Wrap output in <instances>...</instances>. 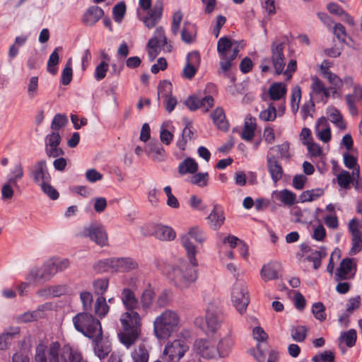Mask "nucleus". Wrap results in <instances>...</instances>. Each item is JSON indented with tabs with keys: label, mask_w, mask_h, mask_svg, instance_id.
<instances>
[{
	"label": "nucleus",
	"mask_w": 362,
	"mask_h": 362,
	"mask_svg": "<svg viewBox=\"0 0 362 362\" xmlns=\"http://www.w3.org/2000/svg\"><path fill=\"white\" fill-rule=\"evenodd\" d=\"M59 353L62 362H87L83 360L80 353L73 350L70 346L65 345L60 349V344L58 341L50 344L48 358L47 346L42 344H38L35 349V362H59Z\"/></svg>",
	"instance_id": "f257e3e1"
},
{
	"label": "nucleus",
	"mask_w": 362,
	"mask_h": 362,
	"mask_svg": "<svg viewBox=\"0 0 362 362\" xmlns=\"http://www.w3.org/2000/svg\"><path fill=\"white\" fill-rule=\"evenodd\" d=\"M119 341L127 349L139 339L141 332V317L137 311H124L119 316Z\"/></svg>",
	"instance_id": "f03ea898"
},
{
	"label": "nucleus",
	"mask_w": 362,
	"mask_h": 362,
	"mask_svg": "<svg viewBox=\"0 0 362 362\" xmlns=\"http://www.w3.org/2000/svg\"><path fill=\"white\" fill-rule=\"evenodd\" d=\"M180 317L178 313L165 309L153 321V334L158 340H167L180 328Z\"/></svg>",
	"instance_id": "7ed1b4c3"
},
{
	"label": "nucleus",
	"mask_w": 362,
	"mask_h": 362,
	"mask_svg": "<svg viewBox=\"0 0 362 362\" xmlns=\"http://www.w3.org/2000/svg\"><path fill=\"white\" fill-rule=\"evenodd\" d=\"M194 267L185 262L173 266L168 272V278L177 288H187L197 279V271Z\"/></svg>",
	"instance_id": "20e7f679"
},
{
	"label": "nucleus",
	"mask_w": 362,
	"mask_h": 362,
	"mask_svg": "<svg viewBox=\"0 0 362 362\" xmlns=\"http://www.w3.org/2000/svg\"><path fill=\"white\" fill-rule=\"evenodd\" d=\"M286 37L284 40L276 39L271 45V58H264L260 64V69L262 72H267L270 70L269 66L272 62L275 73L277 75L283 74L286 65V58L284 54V50L286 45Z\"/></svg>",
	"instance_id": "39448f33"
},
{
	"label": "nucleus",
	"mask_w": 362,
	"mask_h": 362,
	"mask_svg": "<svg viewBox=\"0 0 362 362\" xmlns=\"http://www.w3.org/2000/svg\"><path fill=\"white\" fill-rule=\"evenodd\" d=\"M72 322L76 330L89 339L96 334H100L101 323L90 313H78L72 318Z\"/></svg>",
	"instance_id": "423d86ee"
},
{
	"label": "nucleus",
	"mask_w": 362,
	"mask_h": 362,
	"mask_svg": "<svg viewBox=\"0 0 362 362\" xmlns=\"http://www.w3.org/2000/svg\"><path fill=\"white\" fill-rule=\"evenodd\" d=\"M194 239L197 243L202 244L206 240V235L204 230L198 226L192 227L187 234L181 236V243L186 250V253L191 264L198 266L196 259L197 249L195 245L190 241L189 238Z\"/></svg>",
	"instance_id": "0eeeda50"
},
{
	"label": "nucleus",
	"mask_w": 362,
	"mask_h": 362,
	"mask_svg": "<svg viewBox=\"0 0 362 362\" xmlns=\"http://www.w3.org/2000/svg\"><path fill=\"white\" fill-rule=\"evenodd\" d=\"M231 300L236 310L242 313L246 310L250 299L247 285L243 281H236L232 288Z\"/></svg>",
	"instance_id": "6e6552de"
},
{
	"label": "nucleus",
	"mask_w": 362,
	"mask_h": 362,
	"mask_svg": "<svg viewBox=\"0 0 362 362\" xmlns=\"http://www.w3.org/2000/svg\"><path fill=\"white\" fill-rule=\"evenodd\" d=\"M78 235L81 238H89L91 241L101 247L107 245V234L104 226L100 223H91L84 227Z\"/></svg>",
	"instance_id": "1a4fd4ad"
},
{
	"label": "nucleus",
	"mask_w": 362,
	"mask_h": 362,
	"mask_svg": "<svg viewBox=\"0 0 362 362\" xmlns=\"http://www.w3.org/2000/svg\"><path fill=\"white\" fill-rule=\"evenodd\" d=\"M98 265L105 269L111 268L114 271L128 272L138 267V262L131 257L110 258L101 260Z\"/></svg>",
	"instance_id": "9d476101"
},
{
	"label": "nucleus",
	"mask_w": 362,
	"mask_h": 362,
	"mask_svg": "<svg viewBox=\"0 0 362 362\" xmlns=\"http://www.w3.org/2000/svg\"><path fill=\"white\" fill-rule=\"evenodd\" d=\"M188 350L189 346L185 339H175L167 343L163 354L169 362H178Z\"/></svg>",
	"instance_id": "9b49d317"
},
{
	"label": "nucleus",
	"mask_w": 362,
	"mask_h": 362,
	"mask_svg": "<svg viewBox=\"0 0 362 362\" xmlns=\"http://www.w3.org/2000/svg\"><path fill=\"white\" fill-rule=\"evenodd\" d=\"M163 10V0H156L153 8L148 11L145 16H141L139 12H137L139 18L144 25L148 28H154L160 21Z\"/></svg>",
	"instance_id": "f8f14e48"
},
{
	"label": "nucleus",
	"mask_w": 362,
	"mask_h": 362,
	"mask_svg": "<svg viewBox=\"0 0 362 362\" xmlns=\"http://www.w3.org/2000/svg\"><path fill=\"white\" fill-rule=\"evenodd\" d=\"M29 175L33 182L39 185L45 182L51 181V175L49 173L45 160H40L28 168Z\"/></svg>",
	"instance_id": "ddd939ff"
},
{
	"label": "nucleus",
	"mask_w": 362,
	"mask_h": 362,
	"mask_svg": "<svg viewBox=\"0 0 362 362\" xmlns=\"http://www.w3.org/2000/svg\"><path fill=\"white\" fill-rule=\"evenodd\" d=\"M185 104L191 111L202 109L204 112H206L214 106V100L211 95H206L204 98L190 95L186 99Z\"/></svg>",
	"instance_id": "4468645a"
},
{
	"label": "nucleus",
	"mask_w": 362,
	"mask_h": 362,
	"mask_svg": "<svg viewBox=\"0 0 362 362\" xmlns=\"http://www.w3.org/2000/svg\"><path fill=\"white\" fill-rule=\"evenodd\" d=\"M119 298L125 311H137L140 308L139 299L135 291L129 287L121 290Z\"/></svg>",
	"instance_id": "2eb2a0df"
},
{
	"label": "nucleus",
	"mask_w": 362,
	"mask_h": 362,
	"mask_svg": "<svg viewBox=\"0 0 362 362\" xmlns=\"http://www.w3.org/2000/svg\"><path fill=\"white\" fill-rule=\"evenodd\" d=\"M90 339L92 340L95 355L100 359L107 356L111 351V344L107 338H104L103 329L100 331V334H96L95 336Z\"/></svg>",
	"instance_id": "dca6fc26"
},
{
	"label": "nucleus",
	"mask_w": 362,
	"mask_h": 362,
	"mask_svg": "<svg viewBox=\"0 0 362 362\" xmlns=\"http://www.w3.org/2000/svg\"><path fill=\"white\" fill-rule=\"evenodd\" d=\"M194 348L196 353L204 358H215L217 356L214 343L208 339H198L195 340Z\"/></svg>",
	"instance_id": "f3484780"
},
{
	"label": "nucleus",
	"mask_w": 362,
	"mask_h": 362,
	"mask_svg": "<svg viewBox=\"0 0 362 362\" xmlns=\"http://www.w3.org/2000/svg\"><path fill=\"white\" fill-rule=\"evenodd\" d=\"M283 267L279 262H270L264 264L261 271L260 276L263 281H269L281 278Z\"/></svg>",
	"instance_id": "a211bd4d"
},
{
	"label": "nucleus",
	"mask_w": 362,
	"mask_h": 362,
	"mask_svg": "<svg viewBox=\"0 0 362 362\" xmlns=\"http://www.w3.org/2000/svg\"><path fill=\"white\" fill-rule=\"evenodd\" d=\"M235 345V339L229 328L227 335L220 339L216 347V355L220 358L228 357Z\"/></svg>",
	"instance_id": "6ab92c4d"
},
{
	"label": "nucleus",
	"mask_w": 362,
	"mask_h": 362,
	"mask_svg": "<svg viewBox=\"0 0 362 362\" xmlns=\"http://www.w3.org/2000/svg\"><path fill=\"white\" fill-rule=\"evenodd\" d=\"M183 123L185 124V127L182 129L181 138H180L177 141V147L182 151L185 149L188 141L192 140L196 133L193 127L192 121L187 118H184Z\"/></svg>",
	"instance_id": "aec40b11"
},
{
	"label": "nucleus",
	"mask_w": 362,
	"mask_h": 362,
	"mask_svg": "<svg viewBox=\"0 0 362 362\" xmlns=\"http://www.w3.org/2000/svg\"><path fill=\"white\" fill-rule=\"evenodd\" d=\"M21 328L11 327L0 334V350H6L15 339L20 337Z\"/></svg>",
	"instance_id": "412c9836"
},
{
	"label": "nucleus",
	"mask_w": 362,
	"mask_h": 362,
	"mask_svg": "<svg viewBox=\"0 0 362 362\" xmlns=\"http://www.w3.org/2000/svg\"><path fill=\"white\" fill-rule=\"evenodd\" d=\"M104 11L98 6H90L82 16L81 22L88 26L94 25L103 16Z\"/></svg>",
	"instance_id": "4be33fe9"
},
{
	"label": "nucleus",
	"mask_w": 362,
	"mask_h": 362,
	"mask_svg": "<svg viewBox=\"0 0 362 362\" xmlns=\"http://www.w3.org/2000/svg\"><path fill=\"white\" fill-rule=\"evenodd\" d=\"M267 162L269 173L271 175L272 180L276 183L284 175V170L281 163L274 156L267 155Z\"/></svg>",
	"instance_id": "5701e85b"
},
{
	"label": "nucleus",
	"mask_w": 362,
	"mask_h": 362,
	"mask_svg": "<svg viewBox=\"0 0 362 362\" xmlns=\"http://www.w3.org/2000/svg\"><path fill=\"white\" fill-rule=\"evenodd\" d=\"M346 101L350 113L352 115H357L358 110L355 103H359L362 105V88L359 85H356L354 87L352 94L346 95Z\"/></svg>",
	"instance_id": "b1692460"
},
{
	"label": "nucleus",
	"mask_w": 362,
	"mask_h": 362,
	"mask_svg": "<svg viewBox=\"0 0 362 362\" xmlns=\"http://www.w3.org/2000/svg\"><path fill=\"white\" fill-rule=\"evenodd\" d=\"M146 153L151 157L152 160L161 162L165 159L166 153L163 147L157 141H151L148 144Z\"/></svg>",
	"instance_id": "393cba45"
},
{
	"label": "nucleus",
	"mask_w": 362,
	"mask_h": 362,
	"mask_svg": "<svg viewBox=\"0 0 362 362\" xmlns=\"http://www.w3.org/2000/svg\"><path fill=\"white\" fill-rule=\"evenodd\" d=\"M210 226L214 230L218 229L224 223L225 216L221 206L216 204L207 217Z\"/></svg>",
	"instance_id": "a878e982"
},
{
	"label": "nucleus",
	"mask_w": 362,
	"mask_h": 362,
	"mask_svg": "<svg viewBox=\"0 0 362 362\" xmlns=\"http://www.w3.org/2000/svg\"><path fill=\"white\" fill-rule=\"evenodd\" d=\"M155 296L154 288L148 284V286L142 291L139 299L140 306L144 311L147 312L151 308Z\"/></svg>",
	"instance_id": "bb28decb"
},
{
	"label": "nucleus",
	"mask_w": 362,
	"mask_h": 362,
	"mask_svg": "<svg viewBox=\"0 0 362 362\" xmlns=\"http://www.w3.org/2000/svg\"><path fill=\"white\" fill-rule=\"evenodd\" d=\"M51 277L44 269L43 266H42L40 268H33L26 276V279L29 281V283L33 284L43 283L45 281H49Z\"/></svg>",
	"instance_id": "cd10ccee"
},
{
	"label": "nucleus",
	"mask_w": 362,
	"mask_h": 362,
	"mask_svg": "<svg viewBox=\"0 0 362 362\" xmlns=\"http://www.w3.org/2000/svg\"><path fill=\"white\" fill-rule=\"evenodd\" d=\"M211 117L216 127L223 132L228 129V122L226 119L224 110L221 107H217L211 114Z\"/></svg>",
	"instance_id": "c85d7f7f"
},
{
	"label": "nucleus",
	"mask_w": 362,
	"mask_h": 362,
	"mask_svg": "<svg viewBox=\"0 0 362 362\" xmlns=\"http://www.w3.org/2000/svg\"><path fill=\"white\" fill-rule=\"evenodd\" d=\"M175 237L176 233L173 228L163 224H157L156 238L162 241H171Z\"/></svg>",
	"instance_id": "c756f323"
},
{
	"label": "nucleus",
	"mask_w": 362,
	"mask_h": 362,
	"mask_svg": "<svg viewBox=\"0 0 362 362\" xmlns=\"http://www.w3.org/2000/svg\"><path fill=\"white\" fill-rule=\"evenodd\" d=\"M287 92L286 85L282 82L272 83L268 90L269 98L272 100H279L285 98Z\"/></svg>",
	"instance_id": "7c9ffc66"
},
{
	"label": "nucleus",
	"mask_w": 362,
	"mask_h": 362,
	"mask_svg": "<svg viewBox=\"0 0 362 362\" xmlns=\"http://www.w3.org/2000/svg\"><path fill=\"white\" fill-rule=\"evenodd\" d=\"M131 356L134 362H148L149 348L146 344L141 343L132 352Z\"/></svg>",
	"instance_id": "2f4dec72"
},
{
	"label": "nucleus",
	"mask_w": 362,
	"mask_h": 362,
	"mask_svg": "<svg viewBox=\"0 0 362 362\" xmlns=\"http://www.w3.org/2000/svg\"><path fill=\"white\" fill-rule=\"evenodd\" d=\"M233 42L227 36L221 37L217 42V51L220 57V61L226 59L228 52L231 49Z\"/></svg>",
	"instance_id": "473e14b6"
},
{
	"label": "nucleus",
	"mask_w": 362,
	"mask_h": 362,
	"mask_svg": "<svg viewBox=\"0 0 362 362\" xmlns=\"http://www.w3.org/2000/svg\"><path fill=\"white\" fill-rule=\"evenodd\" d=\"M223 317L211 312H207L206 315V322L209 332H215L221 327L223 322Z\"/></svg>",
	"instance_id": "72a5a7b5"
},
{
	"label": "nucleus",
	"mask_w": 362,
	"mask_h": 362,
	"mask_svg": "<svg viewBox=\"0 0 362 362\" xmlns=\"http://www.w3.org/2000/svg\"><path fill=\"white\" fill-rule=\"evenodd\" d=\"M353 267V259L346 257L344 259L337 269L336 273V280H344L347 279L348 274L351 272Z\"/></svg>",
	"instance_id": "f704fd0d"
},
{
	"label": "nucleus",
	"mask_w": 362,
	"mask_h": 362,
	"mask_svg": "<svg viewBox=\"0 0 362 362\" xmlns=\"http://www.w3.org/2000/svg\"><path fill=\"white\" fill-rule=\"evenodd\" d=\"M110 311L105 296H98L94 303V313L100 319L105 317Z\"/></svg>",
	"instance_id": "c9c22d12"
},
{
	"label": "nucleus",
	"mask_w": 362,
	"mask_h": 362,
	"mask_svg": "<svg viewBox=\"0 0 362 362\" xmlns=\"http://www.w3.org/2000/svg\"><path fill=\"white\" fill-rule=\"evenodd\" d=\"M198 170L197 163L191 158H187L182 161L178 167V172L180 175L187 173L194 174Z\"/></svg>",
	"instance_id": "e433bc0d"
},
{
	"label": "nucleus",
	"mask_w": 362,
	"mask_h": 362,
	"mask_svg": "<svg viewBox=\"0 0 362 362\" xmlns=\"http://www.w3.org/2000/svg\"><path fill=\"white\" fill-rule=\"evenodd\" d=\"M327 256V252L325 247H322L319 250H312L311 253H310L307 257L306 259L308 262H312L313 263V268L317 270L321 266L322 259Z\"/></svg>",
	"instance_id": "4c0bfd02"
},
{
	"label": "nucleus",
	"mask_w": 362,
	"mask_h": 362,
	"mask_svg": "<svg viewBox=\"0 0 362 362\" xmlns=\"http://www.w3.org/2000/svg\"><path fill=\"white\" fill-rule=\"evenodd\" d=\"M255 119L250 117L249 119H246L245 121L244 128L241 134L242 139L247 141H252L255 136Z\"/></svg>",
	"instance_id": "58836bf2"
},
{
	"label": "nucleus",
	"mask_w": 362,
	"mask_h": 362,
	"mask_svg": "<svg viewBox=\"0 0 362 362\" xmlns=\"http://www.w3.org/2000/svg\"><path fill=\"white\" fill-rule=\"evenodd\" d=\"M231 49L232 53L230 55H227L226 59L225 61H220L219 64L221 70L219 71V73H226L230 70L232 62L236 58L238 52H240L238 45L233 47Z\"/></svg>",
	"instance_id": "ea45409f"
},
{
	"label": "nucleus",
	"mask_w": 362,
	"mask_h": 362,
	"mask_svg": "<svg viewBox=\"0 0 362 362\" xmlns=\"http://www.w3.org/2000/svg\"><path fill=\"white\" fill-rule=\"evenodd\" d=\"M62 50V47H57L50 54L47 62V71L52 75H55L57 73V65L59 64V51Z\"/></svg>",
	"instance_id": "a19ab883"
},
{
	"label": "nucleus",
	"mask_w": 362,
	"mask_h": 362,
	"mask_svg": "<svg viewBox=\"0 0 362 362\" xmlns=\"http://www.w3.org/2000/svg\"><path fill=\"white\" fill-rule=\"evenodd\" d=\"M23 175L24 171L23 166L21 163H18L15 165L13 169L11 170L7 181L12 183L13 187H18V182L23 178Z\"/></svg>",
	"instance_id": "79ce46f5"
},
{
	"label": "nucleus",
	"mask_w": 362,
	"mask_h": 362,
	"mask_svg": "<svg viewBox=\"0 0 362 362\" xmlns=\"http://www.w3.org/2000/svg\"><path fill=\"white\" fill-rule=\"evenodd\" d=\"M195 35V26L194 25L185 22L184 23L182 32V40L187 44L193 42L194 36Z\"/></svg>",
	"instance_id": "37998d69"
},
{
	"label": "nucleus",
	"mask_w": 362,
	"mask_h": 362,
	"mask_svg": "<svg viewBox=\"0 0 362 362\" xmlns=\"http://www.w3.org/2000/svg\"><path fill=\"white\" fill-rule=\"evenodd\" d=\"M93 291L98 296H104L109 286V279L101 278L95 279L93 283Z\"/></svg>",
	"instance_id": "c03bdc74"
},
{
	"label": "nucleus",
	"mask_w": 362,
	"mask_h": 362,
	"mask_svg": "<svg viewBox=\"0 0 362 362\" xmlns=\"http://www.w3.org/2000/svg\"><path fill=\"white\" fill-rule=\"evenodd\" d=\"M324 191L321 188L306 190L299 196V200L300 202H312L321 197Z\"/></svg>",
	"instance_id": "a18cd8bd"
},
{
	"label": "nucleus",
	"mask_w": 362,
	"mask_h": 362,
	"mask_svg": "<svg viewBox=\"0 0 362 362\" xmlns=\"http://www.w3.org/2000/svg\"><path fill=\"white\" fill-rule=\"evenodd\" d=\"M353 173L351 175L349 172L344 170H342L337 175V183L344 189H350V185L353 182Z\"/></svg>",
	"instance_id": "49530a36"
},
{
	"label": "nucleus",
	"mask_w": 362,
	"mask_h": 362,
	"mask_svg": "<svg viewBox=\"0 0 362 362\" xmlns=\"http://www.w3.org/2000/svg\"><path fill=\"white\" fill-rule=\"evenodd\" d=\"M352 232V247L350 250L351 255H356L362 250L361 233L359 230L351 229Z\"/></svg>",
	"instance_id": "de8ad7c7"
},
{
	"label": "nucleus",
	"mask_w": 362,
	"mask_h": 362,
	"mask_svg": "<svg viewBox=\"0 0 362 362\" xmlns=\"http://www.w3.org/2000/svg\"><path fill=\"white\" fill-rule=\"evenodd\" d=\"M173 85L168 81H160L158 86V100L172 95Z\"/></svg>",
	"instance_id": "09e8293b"
},
{
	"label": "nucleus",
	"mask_w": 362,
	"mask_h": 362,
	"mask_svg": "<svg viewBox=\"0 0 362 362\" xmlns=\"http://www.w3.org/2000/svg\"><path fill=\"white\" fill-rule=\"evenodd\" d=\"M67 123L68 118L66 115L59 113L54 115L50 127L52 131L59 132V130L65 127Z\"/></svg>",
	"instance_id": "8fccbe9b"
},
{
	"label": "nucleus",
	"mask_w": 362,
	"mask_h": 362,
	"mask_svg": "<svg viewBox=\"0 0 362 362\" xmlns=\"http://www.w3.org/2000/svg\"><path fill=\"white\" fill-rule=\"evenodd\" d=\"M190 182L200 187H204L208 185L209 182V173H194V175L190 179Z\"/></svg>",
	"instance_id": "3c124183"
},
{
	"label": "nucleus",
	"mask_w": 362,
	"mask_h": 362,
	"mask_svg": "<svg viewBox=\"0 0 362 362\" xmlns=\"http://www.w3.org/2000/svg\"><path fill=\"white\" fill-rule=\"evenodd\" d=\"M71 66L72 62L70 58L67 60L65 67L62 72V83L64 86L69 85L72 80L73 70Z\"/></svg>",
	"instance_id": "603ef678"
},
{
	"label": "nucleus",
	"mask_w": 362,
	"mask_h": 362,
	"mask_svg": "<svg viewBox=\"0 0 362 362\" xmlns=\"http://www.w3.org/2000/svg\"><path fill=\"white\" fill-rule=\"evenodd\" d=\"M154 38L158 39L161 42V47L168 52H171L172 45H168V40L165 34V30L163 27H158L154 32Z\"/></svg>",
	"instance_id": "864d4df0"
},
{
	"label": "nucleus",
	"mask_w": 362,
	"mask_h": 362,
	"mask_svg": "<svg viewBox=\"0 0 362 362\" xmlns=\"http://www.w3.org/2000/svg\"><path fill=\"white\" fill-rule=\"evenodd\" d=\"M301 99V89L299 86H296L291 94V106L293 114H296L299 108V103Z\"/></svg>",
	"instance_id": "5fc2aeb1"
},
{
	"label": "nucleus",
	"mask_w": 362,
	"mask_h": 362,
	"mask_svg": "<svg viewBox=\"0 0 362 362\" xmlns=\"http://www.w3.org/2000/svg\"><path fill=\"white\" fill-rule=\"evenodd\" d=\"M62 141V137L58 132L52 131L47 134L45 139V148L54 147L59 146Z\"/></svg>",
	"instance_id": "6e6d98bb"
},
{
	"label": "nucleus",
	"mask_w": 362,
	"mask_h": 362,
	"mask_svg": "<svg viewBox=\"0 0 362 362\" xmlns=\"http://www.w3.org/2000/svg\"><path fill=\"white\" fill-rule=\"evenodd\" d=\"M126 13V4L124 1L117 4L112 8V15L114 20L120 23Z\"/></svg>",
	"instance_id": "4d7b16f0"
},
{
	"label": "nucleus",
	"mask_w": 362,
	"mask_h": 362,
	"mask_svg": "<svg viewBox=\"0 0 362 362\" xmlns=\"http://www.w3.org/2000/svg\"><path fill=\"white\" fill-rule=\"evenodd\" d=\"M307 329L305 326L298 325L291 330V337L297 342H302L305 339Z\"/></svg>",
	"instance_id": "13d9d810"
},
{
	"label": "nucleus",
	"mask_w": 362,
	"mask_h": 362,
	"mask_svg": "<svg viewBox=\"0 0 362 362\" xmlns=\"http://www.w3.org/2000/svg\"><path fill=\"white\" fill-rule=\"evenodd\" d=\"M80 298L82 302L83 312L89 313L91 311L93 301V295L89 291H83L81 293Z\"/></svg>",
	"instance_id": "bf43d9fd"
},
{
	"label": "nucleus",
	"mask_w": 362,
	"mask_h": 362,
	"mask_svg": "<svg viewBox=\"0 0 362 362\" xmlns=\"http://www.w3.org/2000/svg\"><path fill=\"white\" fill-rule=\"evenodd\" d=\"M334 353L330 350L316 354L312 358L313 362H335Z\"/></svg>",
	"instance_id": "052dcab7"
},
{
	"label": "nucleus",
	"mask_w": 362,
	"mask_h": 362,
	"mask_svg": "<svg viewBox=\"0 0 362 362\" xmlns=\"http://www.w3.org/2000/svg\"><path fill=\"white\" fill-rule=\"evenodd\" d=\"M312 313L315 317L320 321H324L326 319L325 307L321 302L315 303L312 307Z\"/></svg>",
	"instance_id": "680f3d73"
},
{
	"label": "nucleus",
	"mask_w": 362,
	"mask_h": 362,
	"mask_svg": "<svg viewBox=\"0 0 362 362\" xmlns=\"http://www.w3.org/2000/svg\"><path fill=\"white\" fill-rule=\"evenodd\" d=\"M341 339L345 342L348 347H353L357 339L356 330L351 329L344 332L341 336Z\"/></svg>",
	"instance_id": "e2e57ef3"
},
{
	"label": "nucleus",
	"mask_w": 362,
	"mask_h": 362,
	"mask_svg": "<svg viewBox=\"0 0 362 362\" xmlns=\"http://www.w3.org/2000/svg\"><path fill=\"white\" fill-rule=\"evenodd\" d=\"M50 182H45L40 185L42 192L51 199L56 200L59 198V194L57 190L49 184Z\"/></svg>",
	"instance_id": "0e129e2a"
},
{
	"label": "nucleus",
	"mask_w": 362,
	"mask_h": 362,
	"mask_svg": "<svg viewBox=\"0 0 362 362\" xmlns=\"http://www.w3.org/2000/svg\"><path fill=\"white\" fill-rule=\"evenodd\" d=\"M276 117V110L273 105H269L267 109L259 113V118L263 121H274Z\"/></svg>",
	"instance_id": "69168bd1"
},
{
	"label": "nucleus",
	"mask_w": 362,
	"mask_h": 362,
	"mask_svg": "<svg viewBox=\"0 0 362 362\" xmlns=\"http://www.w3.org/2000/svg\"><path fill=\"white\" fill-rule=\"evenodd\" d=\"M109 64L102 61L95 68L94 77L96 81H101L103 80L107 74V71H108Z\"/></svg>",
	"instance_id": "338daca9"
},
{
	"label": "nucleus",
	"mask_w": 362,
	"mask_h": 362,
	"mask_svg": "<svg viewBox=\"0 0 362 362\" xmlns=\"http://www.w3.org/2000/svg\"><path fill=\"white\" fill-rule=\"evenodd\" d=\"M296 194L288 189H284L281 192V202L288 206H292L296 203Z\"/></svg>",
	"instance_id": "774afa93"
}]
</instances>
